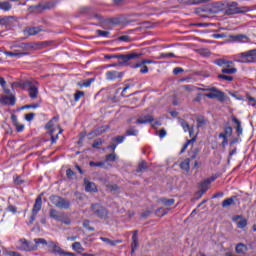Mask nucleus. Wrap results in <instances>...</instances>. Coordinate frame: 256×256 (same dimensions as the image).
I'll list each match as a JSON object with an SVG mask.
<instances>
[{
	"instance_id": "nucleus-19",
	"label": "nucleus",
	"mask_w": 256,
	"mask_h": 256,
	"mask_svg": "<svg viewBox=\"0 0 256 256\" xmlns=\"http://www.w3.org/2000/svg\"><path fill=\"white\" fill-rule=\"evenodd\" d=\"M153 121H155V118H153L152 115H145V116H140L136 120V124L137 125H145L147 123H153Z\"/></svg>"
},
{
	"instance_id": "nucleus-63",
	"label": "nucleus",
	"mask_w": 256,
	"mask_h": 256,
	"mask_svg": "<svg viewBox=\"0 0 256 256\" xmlns=\"http://www.w3.org/2000/svg\"><path fill=\"white\" fill-rule=\"evenodd\" d=\"M26 121H33L35 119V113H28L25 115Z\"/></svg>"
},
{
	"instance_id": "nucleus-42",
	"label": "nucleus",
	"mask_w": 256,
	"mask_h": 256,
	"mask_svg": "<svg viewBox=\"0 0 256 256\" xmlns=\"http://www.w3.org/2000/svg\"><path fill=\"white\" fill-rule=\"evenodd\" d=\"M116 159H117V154H115V152H112L111 154L106 155V161L115 163Z\"/></svg>"
},
{
	"instance_id": "nucleus-10",
	"label": "nucleus",
	"mask_w": 256,
	"mask_h": 256,
	"mask_svg": "<svg viewBox=\"0 0 256 256\" xmlns=\"http://www.w3.org/2000/svg\"><path fill=\"white\" fill-rule=\"evenodd\" d=\"M20 246L18 249H20V251H37V245L35 244H31V242H29L27 239L22 238L19 240Z\"/></svg>"
},
{
	"instance_id": "nucleus-20",
	"label": "nucleus",
	"mask_w": 256,
	"mask_h": 256,
	"mask_svg": "<svg viewBox=\"0 0 256 256\" xmlns=\"http://www.w3.org/2000/svg\"><path fill=\"white\" fill-rule=\"evenodd\" d=\"M235 251L238 255H245V253H247V251H249V248L247 247V245H245L243 243H239L236 245Z\"/></svg>"
},
{
	"instance_id": "nucleus-46",
	"label": "nucleus",
	"mask_w": 256,
	"mask_h": 256,
	"mask_svg": "<svg viewBox=\"0 0 256 256\" xmlns=\"http://www.w3.org/2000/svg\"><path fill=\"white\" fill-rule=\"evenodd\" d=\"M137 133H139V131L134 129L133 127L126 131V135L127 136H131L132 135L134 137H137Z\"/></svg>"
},
{
	"instance_id": "nucleus-62",
	"label": "nucleus",
	"mask_w": 256,
	"mask_h": 256,
	"mask_svg": "<svg viewBox=\"0 0 256 256\" xmlns=\"http://www.w3.org/2000/svg\"><path fill=\"white\" fill-rule=\"evenodd\" d=\"M182 89H184V91H188L189 93H191V91H194L195 86H193V85H184V86H182Z\"/></svg>"
},
{
	"instance_id": "nucleus-40",
	"label": "nucleus",
	"mask_w": 256,
	"mask_h": 256,
	"mask_svg": "<svg viewBox=\"0 0 256 256\" xmlns=\"http://www.w3.org/2000/svg\"><path fill=\"white\" fill-rule=\"evenodd\" d=\"M11 3L9 2H0V9H2L3 11H11Z\"/></svg>"
},
{
	"instance_id": "nucleus-51",
	"label": "nucleus",
	"mask_w": 256,
	"mask_h": 256,
	"mask_svg": "<svg viewBox=\"0 0 256 256\" xmlns=\"http://www.w3.org/2000/svg\"><path fill=\"white\" fill-rule=\"evenodd\" d=\"M58 118L53 117L47 124H46V129H51L53 127V123H57Z\"/></svg>"
},
{
	"instance_id": "nucleus-64",
	"label": "nucleus",
	"mask_w": 256,
	"mask_h": 256,
	"mask_svg": "<svg viewBox=\"0 0 256 256\" xmlns=\"http://www.w3.org/2000/svg\"><path fill=\"white\" fill-rule=\"evenodd\" d=\"M66 175H67L68 179H73V176L75 175V173L71 169H67Z\"/></svg>"
},
{
	"instance_id": "nucleus-28",
	"label": "nucleus",
	"mask_w": 256,
	"mask_h": 256,
	"mask_svg": "<svg viewBox=\"0 0 256 256\" xmlns=\"http://www.w3.org/2000/svg\"><path fill=\"white\" fill-rule=\"evenodd\" d=\"M233 123L236 124V132L238 135H243V128L241 127V121L237 119L235 116L232 117Z\"/></svg>"
},
{
	"instance_id": "nucleus-22",
	"label": "nucleus",
	"mask_w": 256,
	"mask_h": 256,
	"mask_svg": "<svg viewBox=\"0 0 256 256\" xmlns=\"http://www.w3.org/2000/svg\"><path fill=\"white\" fill-rule=\"evenodd\" d=\"M235 201H237V196H232L230 198L225 199L222 202L223 209H227V207H231V205H235Z\"/></svg>"
},
{
	"instance_id": "nucleus-33",
	"label": "nucleus",
	"mask_w": 256,
	"mask_h": 256,
	"mask_svg": "<svg viewBox=\"0 0 256 256\" xmlns=\"http://www.w3.org/2000/svg\"><path fill=\"white\" fill-rule=\"evenodd\" d=\"M28 85L29 84H27V80L26 81L18 80L12 83V87H20L21 89H27Z\"/></svg>"
},
{
	"instance_id": "nucleus-1",
	"label": "nucleus",
	"mask_w": 256,
	"mask_h": 256,
	"mask_svg": "<svg viewBox=\"0 0 256 256\" xmlns=\"http://www.w3.org/2000/svg\"><path fill=\"white\" fill-rule=\"evenodd\" d=\"M198 91H210L209 93L204 94V96L208 99H218L220 103L225 101V93L216 87L198 88Z\"/></svg>"
},
{
	"instance_id": "nucleus-37",
	"label": "nucleus",
	"mask_w": 256,
	"mask_h": 256,
	"mask_svg": "<svg viewBox=\"0 0 256 256\" xmlns=\"http://www.w3.org/2000/svg\"><path fill=\"white\" fill-rule=\"evenodd\" d=\"M179 124L181 125L185 133H187L191 128V126H189V122L185 121V119H180Z\"/></svg>"
},
{
	"instance_id": "nucleus-44",
	"label": "nucleus",
	"mask_w": 256,
	"mask_h": 256,
	"mask_svg": "<svg viewBox=\"0 0 256 256\" xmlns=\"http://www.w3.org/2000/svg\"><path fill=\"white\" fill-rule=\"evenodd\" d=\"M176 57L175 54L169 52V53H161L159 56V59H169Z\"/></svg>"
},
{
	"instance_id": "nucleus-2",
	"label": "nucleus",
	"mask_w": 256,
	"mask_h": 256,
	"mask_svg": "<svg viewBox=\"0 0 256 256\" xmlns=\"http://www.w3.org/2000/svg\"><path fill=\"white\" fill-rule=\"evenodd\" d=\"M90 212L98 219H109V210L99 203L91 204Z\"/></svg>"
},
{
	"instance_id": "nucleus-55",
	"label": "nucleus",
	"mask_w": 256,
	"mask_h": 256,
	"mask_svg": "<svg viewBox=\"0 0 256 256\" xmlns=\"http://www.w3.org/2000/svg\"><path fill=\"white\" fill-rule=\"evenodd\" d=\"M89 165H90V167H104L105 163L104 162L90 161Z\"/></svg>"
},
{
	"instance_id": "nucleus-56",
	"label": "nucleus",
	"mask_w": 256,
	"mask_h": 256,
	"mask_svg": "<svg viewBox=\"0 0 256 256\" xmlns=\"http://www.w3.org/2000/svg\"><path fill=\"white\" fill-rule=\"evenodd\" d=\"M238 228L239 229H244V227H247V219H242L238 223Z\"/></svg>"
},
{
	"instance_id": "nucleus-43",
	"label": "nucleus",
	"mask_w": 256,
	"mask_h": 256,
	"mask_svg": "<svg viewBox=\"0 0 256 256\" xmlns=\"http://www.w3.org/2000/svg\"><path fill=\"white\" fill-rule=\"evenodd\" d=\"M81 97H85V92L77 90L74 94V101H79Z\"/></svg>"
},
{
	"instance_id": "nucleus-18",
	"label": "nucleus",
	"mask_w": 256,
	"mask_h": 256,
	"mask_svg": "<svg viewBox=\"0 0 256 256\" xmlns=\"http://www.w3.org/2000/svg\"><path fill=\"white\" fill-rule=\"evenodd\" d=\"M122 78H123V72L108 71L106 73V79L108 81H115V79H122Z\"/></svg>"
},
{
	"instance_id": "nucleus-50",
	"label": "nucleus",
	"mask_w": 256,
	"mask_h": 256,
	"mask_svg": "<svg viewBox=\"0 0 256 256\" xmlns=\"http://www.w3.org/2000/svg\"><path fill=\"white\" fill-rule=\"evenodd\" d=\"M103 145V141L101 139H98L93 142L92 147L94 149H100V147Z\"/></svg>"
},
{
	"instance_id": "nucleus-14",
	"label": "nucleus",
	"mask_w": 256,
	"mask_h": 256,
	"mask_svg": "<svg viewBox=\"0 0 256 256\" xmlns=\"http://www.w3.org/2000/svg\"><path fill=\"white\" fill-rule=\"evenodd\" d=\"M85 191L87 193H97V185L94 182L89 181L87 178L84 179Z\"/></svg>"
},
{
	"instance_id": "nucleus-41",
	"label": "nucleus",
	"mask_w": 256,
	"mask_h": 256,
	"mask_svg": "<svg viewBox=\"0 0 256 256\" xmlns=\"http://www.w3.org/2000/svg\"><path fill=\"white\" fill-rule=\"evenodd\" d=\"M72 249H74V251H77V253H81V251H83V246H81L79 242H74L72 244Z\"/></svg>"
},
{
	"instance_id": "nucleus-39",
	"label": "nucleus",
	"mask_w": 256,
	"mask_h": 256,
	"mask_svg": "<svg viewBox=\"0 0 256 256\" xmlns=\"http://www.w3.org/2000/svg\"><path fill=\"white\" fill-rule=\"evenodd\" d=\"M195 141H197V139L195 137H193L192 139L188 140L184 146L182 147L180 153H185V151H187V148L189 147V145H191V143H195Z\"/></svg>"
},
{
	"instance_id": "nucleus-3",
	"label": "nucleus",
	"mask_w": 256,
	"mask_h": 256,
	"mask_svg": "<svg viewBox=\"0 0 256 256\" xmlns=\"http://www.w3.org/2000/svg\"><path fill=\"white\" fill-rule=\"evenodd\" d=\"M49 200L51 201L52 205H55L58 209H70L71 207V201H69V199L58 195L50 196Z\"/></svg>"
},
{
	"instance_id": "nucleus-13",
	"label": "nucleus",
	"mask_w": 256,
	"mask_h": 256,
	"mask_svg": "<svg viewBox=\"0 0 256 256\" xmlns=\"http://www.w3.org/2000/svg\"><path fill=\"white\" fill-rule=\"evenodd\" d=\"M230 38L236 43H251V38L245 34L232 35Z\"/></svg>"
},
{
	"instance_id": "nucleus-60",
	"label": "nucleus",
	"mask_w": 256,
	"mask_h": 256,
	"mask_svg": "<svg viewBox=\"0 0 256 256\" xmlns=\"http://www.w3.org/2000/svg\"><path fill=\"white\" fill-rule=\"evenodd\" d=\"M151 213H153L152 210H145L144 212L141 213V218L147 219V217H149L151 215Z\"/></svg>"
},
{
	"instance_id": "nucleus-8",
	"label": "nucleus",
	"mask_w": 256,
	"mask_h": 256,
	"mask_svg": "<svg viewBox=\"0 0 256 256\" xmlns=\"http://www.w3.org/2000/svg\"><path fill=\"white\" fill-rule=\"evenodd\" d=\"M28 95L30 99H37L39 97V82L27 80Z\"/></svg>"
},
{
	"instance_id": "nucleus-7",
	"label": "nucleus",
	"mask_w": 256,
	"mask_h": 256,
	"mask_svg": "<svg viewBox=\"0 0 256 256\" xmlns=\"http://www.w3.org/2000/svg\"><path fill=\"white\" fill-rule=\"evenodd\" d=\"M41 207H43V198L41 196H38L35 200L33 209H32V215L30 217V221L28 225H33L35 222V219H37V214L41 211Z\"/></svg>"
},
{
	"instance_id": "nucleus-29",
	"label": "nucleus",
	"mask_w": 256,
	"mask_h": 256,
	"mask_svg": "<svg viewBox=\"0 0 256 256\" xmlns=\"http://www.w3.org/2000/svg\"><path fill=\"white\" fill-rule=\"evenodd\" d=\"M190 163H191V161L189 160V158L185 159V160L180 164V169H182L183 171H186V173H189V171L191 170Z\"/></svg>"
},
{
	"instance_id": "nucleus-35",
	"label": "nucleus",
	"mask_w": 256,
	"mask_h": 256,
	"mask_svg": "<svg viewBox=\"0 0 256 256\" xmlns=\"http://www.w3.org/2000/svg\"><path fill=\"white\" fill-rule=\"evenodd\" d=\"M161 203L165 205V207H171L172 205H175V199H167V198H161Z\"/></svg>"
},
{
	"instance_id": "nucleus-9",
	"label": "nucleus",
	"mask_w": 256,
	"mask_h": 256,
	"mask_svg": "<svg viewBox=\"0 0 256 256\" xmlns=\"http://www.w3.org/2000/svg\"><path fill=\"white\" fill-rule=\"evenodd\" d=\"M141 53L131 52L129 54H118V58L120 61V65L123 63H128V61H132L133 59H139L141 57Z\"/></svg>"
},
{
	"instance_id": "nucleus-49",
	"label": "nucleus",
	"mask_w": 256,
	"mask_h": 256,
	"mask_svg": "<svg viewBox=\"0 0 256 256\" xmlns=\"http://www.w3.org/2000/svg\"><path fill=\"white\" fill-rule=\"evenodd\" d=\"M224 134L228 137H231L233 135V127L231 126L225 127Z\"/></svg>"
},
{
	"instance_id": "nucleus-27",
	"label": "nucleus",
	"mask_w": 256,
	"mask_h": 256,
	"mask_svg": "<svg viewBox=\"0 0 256 256\" xmlns=\"http://www.w3.org/2000/svg\"><path fill=\"white\" fill-rule=\"evenodd\" d=\"M147 169H149V166H147V162L145 160H142L138 164V167L136 169V173H143V171H147Z\"/></svg>"
},
{
	"instance_id": "nucleus-45",
	"label": "nucleus",
	"mask_w": 256,
	"mask_h": 256,
	"mask_svg": "<svg viewBox=\"0 0 256 256\" xmlns=\"http://www.w3.org/2000/svg\"><path fill=\"white\" fill-rule=\"evenodd\" d=\"M151 63H153L152 60H142L141 63L136 64L134 68L137 69L139 67H143V65H151Z\"/></svg>"
},
{
	"instance_id": "nucleus-17",
	"label": "nucleus",
	"mask_w": 256,
	"mask_h": 256,
	"mask_svg": "<svg viewBox=\"0 0 256 256\" xmlns=\"http://www.w3.org/2000/svg\"><path fill=\"white\" fill-rule=\"evenodd\" d=\"M210 184H211V180H204L203 182H201L200 191L198 192V199H200V197H203V195L207 193V191L209 190Z\"/></svg>"
},
{
	"instance_id": "nucleus-26",
	"label": "nucleus",
	"mask_w": 256,
	"mask_h": 256,
	"mask_svg": "<svg viewBox=\"0 0 256 256\" xmlns=\"http://www.w3.org/2000/svg\"><path fill=\"white\" fill-rule=\"evenodd\" d=\"M103 133H105V128L101 127L88 133V137L89 139H93L95 137H98V135H103Z\"/></svg>"
},
{
	"instance_id": "nucleus-59",
	"label": "nucleus",
	"mask_w": 256,
	"mask_h": 256,
	"mask_svg": "<svg viewBox=\"0 0 256 256\" xmlns=\"http://www.w3.org/2000/svg\"><path fill=\"white\" fill-rule=\"evenodd\" d=\"M14 126L16 127V131H17L18 133L23 132V130L25 129V125L20 124L19 122H18L17 124H14Z\"/></svg>"
},
{
	"instance_id": "nucleus-6",
	"label": "nucleus",
	"mask_w": 256,
	"mask_h": 256,
	"mask_svg": "<svg viewBox=\"0 0 256 256\" xmlns=\"http://www.w3.org/2000/svg\"><path fill=\"white\" fill-rule=\"evenodd\" d=\"M43 49V47H47V42H42V43H20V44H15L14 48L15 49H20V51H31V49Z\"/></svg>"
},
{
	"instance_id": "nucleus-32",
	"label": "nucleus",
	"mask_w": 256,
	"mask_h": 256,
	"mask_svg": "<svg viewBox=\"0 0 256 256\" xmlns=\"http://www.w3.org/2000/svg\"><path fill=\"white\" fill-rule=\"evenodd\" d=\"M169 213V208L160 207L155 211L156 217H165Z\"/></svg>"
},
{
	"instance_id": "nucleus-54",
	"label": "nucleus",
	"mask_w": 256,
	"mask_h": 256,
	"mask_svg": "<svg viewBox=\"0 0 256 256\" xmlns=\"http://www.w3.org/2000/svg\"><path fill=\"white\" fill-rule=\"evenodd\" d=\"M106 187L108 191H119V186H117V184H108Z\"/></svg>"
},
{
	"instance_id": "nucleus-58",
	"label": "nucleus",
	"mask_w": 256,
	"mask_h": 256,
	"mask_svg": "<svg viewBox=\"0 0 256 256\" xmlns=\"http://www.w3.org/2000/svg\"><path fill=\"white\" fill-rule=\"evenodd\" d=\"M93 17L94 19H97V21H99V25H101V23H105V19L103 18V16H101V14H94Z\"/></svg>"
},
{
	"instance_id": "nucleus-31",
	"label": "nucleus",
	"mask_w": 256,
	"mask_h": 256,
	"mask_svg": "<svg viewBox=\"0 0 256 256\" xmlns=\"http://www.w3.org/2000/svg\"><path fill=\"white\" fill-rule=\"evenodd\" d=\"M5 55L8 57H25L27 55V52H19V50H15L14 52H5Z\"/></svg>"
},
{
	"instance_id": "nucleus-38",
	"label": "nucleus",
	"mask_w": 256,
	"mask_h": 256,
	"mask_svg": "<svg viewBox=\"0 0 256 256\" xmlns=\"http://www.w3.org/2000/svg\"><path fill=\"white\" fill-rule=\"evenodd\" d=\"M222 73H224V75H234V73H237V68H223Z\"/></svg>"
},
{
	"instance_id": "nucleus-15",
	"label": "nucleus",
	"mask_w": 256,
	"mask_h": 256,
	"mask_svg": "<svg viewBox=\"0 0 256 256\" xmlns=\"http://www.w3.org/2000/svg\"><path fill=\"white\" fill-rule=\"evenodd\" d=\"M139 231L135 230L133 231V235H132V251L131 253H135V251H137V249H139Z\"/></svg>"
},
{
	"instance_id": "nucleus-53",
	"label": "nucleus",
	"mask_w": 256,
	"mask_h": 256,
	"mask_svg": "<svg viewBox=\"0 0 256 256\" xmlns=\"http://www.w3.org/2000/svg\"><path fill=\"white\" fill-rule=\"evenodd\" d=\"M98 37H109V31L96 30Z\"/></svg>"
},
{
	"instance_id": "nucleus-25",
	"label": "nucleus",
	"mask_w": 256,
	"mask_h": 256,
	"mask_svg": "<svg viewBox=\"0 0 256 256\" xmlns=\"http://www.w3.org/2000/svg\"><path fill=\"white\" fill-rule=\"evenodd\" d=\"M100 241H103V243H106V245H109L110 247H115L121 243V240H111L105 237H100Z\"/></svg>"
},
{
	"instance_id": "nucleus-36",
	"label": "nucleus",
	"mask_w": 256,
	"mask_h": 256,
	"mask_svg": "<svg viewBox=\"0 0 256 256\" xmlns=\"http://www.w3.org/2000/svg\"><path fill=\"white\" fill-rule=\"evenodd\" d=\"M34 243V245H37V249H39V245H47L49 247V242L45 238H35Z\"/></svg>"
},
{
	"instance_id": "nucleus-48",
	"label": "nucleus",
	"mask_w": 256,
	"mask_h": 256,
	"mask_svg": "<svg viewBox=\"0 0 256 256\" xmlns=\"http://www.w3.org/2000/svg\"><path fill=\"white\" fill-rule=\"evenodd\" d=\"M200 55H202V57H209V55H211V51H209V49L203 48L198 50Z\"/></svg>"
},
{
	"instance_id": "nucleus-21",
	"label": "nucleus",
	"mask_w": 256,
	"mask_h": 256,
	"mask_svg": "<svg viewBox=\"0 0 256 256\" xmlns=\"http://www.w3.org/2000/svg\"><path fill=\"white\" fill-rule=\"evenodd\" d=\"M41 31H43L41 27H28L24 30V33L31 36V35H37L41 33Z\"/></svg>"
},
{
	"instance_id": "nucleus-4",
	"label": "nucleus",
	"mask_w": 256,
	"mask_h": 256,
	"mask_svg": "<svg viewBox=\"0 0 256 256\" xmlns=\"http://www.w3.org/2000/svg\"><path fill=\"white\" fill-rule=\"evenodd\" d=\"M238 63H256V49L240 53Z\"/></svg>"
},
{
	"instance_id": "nucleus-61",
	"label": "nucleus",
	"mask_w": 256,
	"mask_h": 256,
	"mask_svg": "<svg viewBox=\"0 0 256 256\" xmlns=\"http://www.w3.org/2000/svg\"><path fill=\"white\" fill-rule=\"evenodd\" d=\"M112 141H115L116 143H123V141H125V136H116L112 138Z\"/></svg>"
},
{
	"instance_id": "nucleus-57",
	"label": "nucleus",
	"mask_w": 256,
	"mask_h": 256,
	"mask_svg": "<svg viewBox=\"0 0 256 256\" xmlns=\"http://www.w3.org/2000/svg\"><path fill=\"white\" fill-rule=\"evenodd\" d=\"M218 79H223L224 81H233V76H227L225 74L218 75Z\"/></svg>"
},
{
	"instance_id": "nucleus-23",
	"label": "nucleus",
	"mask_w": 256,
	"mask_h": 256,
	"mask_svg": "<svg viewBox=\"0 0 256 256\" xmlns=\"http://www.w3.org/2000/svg\"><path fill=\"white\" fill-rule=\"evenodd\" d=\"M214 64L218 65V67H223V65H225L226 67H231V65H233L232 61H227L223 58H219L214 60Z\"/></svg>"
},
{
	"instance_id": "nucleus-30",
	"label": "nucleus",
	"mask_w": 256,
	"mask_h": 256,
	"mask_svg": "<svg viewBox=\"0 0 256 256\" xmlns=\"http://www.w3.org/2000/svg\"><path fill=\"white\" fill-rule=\"evenodd\" d=\"M95 81V78L86 79L77 83L78 87H91V83Z\"/></svg>"
},
{
	"instance_id": "nucleus-47",
	"label": "nucleus",
	"mask_w": 256,
	"mask_h": 256,
	"mask_svg": "<svg viewBox=\"0 0 256 256\" xmlns=\"http://www.w3.org/2000/svg\"><path fill=\"white\" fill-rule=\"evenodd\" d=\"M118 41H123L124 43H131V37L129 35H123L118 37Z\"/></svg>"
},
{
	"instance_id": "nucleus-16",
	"label": "nucleus",
	"mask_w": 256,
	"mask_h": 256,
	"mask_svg": "<svg viewBox=\"0 0 256 256\" xmlns=\"http://www.w3.org/2000/svg\"><path fill=\"white\" fill-rule=\"evenodd\" d=\"M16 101L15 95L0 97L1 105H15Z\"/></svg>"
},
{
	"instance_id": "nucleus-12",
	"label": "nucleus",
	"mask_w": 256,
	"mask_h": 256,
	"mask_svg": "<svg viewBox=\"0 0 256 256\" xmlns=\"http://www.w3.org/2000/svg\"><path fill=\"white\" fill-rule=\"evenodd\" d=\"M250 9L247 6H241L240 8H231L227 6L226 15H237L239 13H249Z\"/></svg>"
},
{
	"instance_id": "nucleus-24",
	"label": "nucleus",
	"mask_w": 256,
	"mask_h": 256,
	"mask_svg": "<svg viewBox=\"0 0 256 256\" xmlns=\"http://www.w3.org/2000/svg\"><path fill=\"white\" fill-rule=\"evenodd\" d=\"M49 215L51 219H55V221H63V216H61V214H59V211L54 208L50 209Z\"/></svg>"
},
{
	"instance_id": "nucleus-5",
	"label": "nucleus",
	"mask_w": 256,
	"mask_h": 256,
	"mask_svg": "<svg viewBox=\"0 0 256 256\" xmlns=\"http://www.w3.org/2000/svg\"><path fill=\"white\" fill-rule=\"evenodd\" d=\"M48 249H49V253H52L53 255L75 256V254H73L71 252H65V250H62L59 247V243H57V242L49 241L48 242Z\"/></svg>"
},
{
	"instance_id": "nucleus-52",
	"label": "nucleus",
	"mask_w": 256,
	"mask_h": 256,
	"mask_svg": "<svg viewBox=\"0 0 256 256\" xmlns=\"http://www.w3.org/2000/svg\"><path fill=\"white\" fill-rule=\"evenodd\" d=\"M205 0H184V3L188 5H198V3H203Z\"/></svg>"
},
{
	"instance_id": "nucleus-34",
	"label": "nucleus",
	"mask_w": 256,
	"mask_h": 256,
	"mask_svg": "<svg viewBox=\"0 0 256 256\" xmlns=\"http://www.w3.org/2000/svg\"><path fill=\"white\" fill-rule=\"evenodd\" d=\"M196 122L198 128L205 127V125L207 124V120L204 116H197Z\"/></svg>"
},
{
	"instance_id": "nucleus-11",
	"label": "nucleus",
	"mask_w": 256,
	"mask_h": 256,
	"mask_svg": "<svg viewBox=\"0 0 256 256\" xmlns=\"http://www.w3.org/2000/svg\"><path fill=\"white\" fill-rule=\"evenodd\" d=\"M55 7V2H47L45 4H38L35 6H30V11H34V13H41L47 9H53Z\"/></svg>"
}]
</instances>
